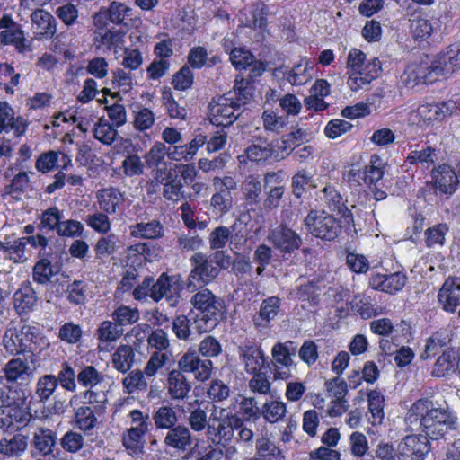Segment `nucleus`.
I'll return each instance as SVG.
<instances>
[{"mask_svg":"<svg viewBox=\"0 0 460 460\" xmlns=\"http://www.w3.org/2000/svg\"><path fill=\"white\" fill-rule=\"evenodd\" d=\"M406 422L425 435H408L397 446L399 460H424L429 451V438L438 439L448 429H456L457 418L451 412L436 407L429 399L416 401L409 409Z\"/></svg>","mask_w":460,"mask_h":460,"instance_id":"1","label":"nucleus"},{"mask_svg":"<svg viewBox=\"0 0 460 460\" xmlns=\"http://www.w3.org/2000/svg\"><path fill=\"white\" fill-rule=\"evenodd\" d=\"M194 293L190 303L197 312L194 313L192 328L199 334L210 332L222 318V302L208 288H199Z\"/></svg>","mask_w":460,"mask_h":460,"instance_id":"2","label":"nucleus"},{"mask_svg":"<svg viewBox=\"0 0 460 460\" xmlns=\"http://www.w3.org/2000/svg\"><path fill=\"white\" fill-rule=\"evenodd\" d=\"M224 253L222 252H215V260L217 265H214L207 256L201 252H196L191 258L192 269L187 279L186 288L190 293L196 292L199 288L212 282L219 273V266L223 267Z\"/></svg>","mask_w":460,"mask_h":460,"instance_id":"3","label":"nucleus"},{"mask_svg":"<svg viewBox=\"0 0 460 460\" xmlns=\"http://www.w3.org/2000/svg\"><path fill=\"white\" fill-rule=\"evenodd\" d=\"M37 340L42 341L43 344H48L44 338L35 332V328L22 323L21 321L10 322L3 335L2 344L5 351L11 355L20 354L27 349H32L31 343H36Z\"/></svg>","mask_w":460,"mask_h":460,"instance_id":"4","label":"nucleus"},{"mask_svg":"<svg viewBox=\"0 0 460 460\" xmlns=\"http://www.w3.org/2000/svg\"><path fill=\"white\" fill-rule=\"evenodd\" d=\"M237 416L227 409L214 405L209 418L207 435L212 443L226 447L232 441Z\"/></svg>","mask_w":460,"mask_h":460,"instance_id":"5","label":"nucleus"},{"mask_svg":"<svg viewBox=\"0 0 460 460\" xmlns=\"http://www.w3.org/2000/svg\"><path fill=\"white\" fill-rule=\"evenodd\" d=\"M305 226L313 235L332 241L334 240L341 230L338 220L324 210H312L305 218Z\"/></svg>","mask_w":460,"mask_h":460,"instance_id":"6","label":"nucleus"},{"mask_svg":"<svg viewBox=\"0 0 460 460\" xmlns=\"http://www.w3.org/2000/svg\"><path fill=\"white\" fill-rule=\"evenodd\" d=\"M458 109L456 101L448 100L442 102L425 103L420 105L410 114L409 120L420 127L429 125L432 121H441L451 116Z\"/></svg>","mask_w":460,"mask_h":460,"instance_id":"7","label":"nucleus"},{"mask_svg":"<svg viewBox=\"0 0 460 460\" xmlns=\"http://www.w3.org/2000/svg\"><path fill=\"white\" fill-rule=\"evenodd\" d=\"M0 44L3 46H13L18 53L31 51L24 31L11 14H4L0 18Z\"/></svg>","mask_w":460,"mask_h":460,"instance_id":"8","label":"nucleus"},{"mask_svg":"<svg viewBox=\"0 0 460 460\" xmlns=\"http://www.w3.org/2000/svg\"><path fill=\"white\" fill-rule=\"evenodd\" d=\"M240 104L231 93L219 96L210 103V121L216 126L227 127L238 117L236 111Z\"/></svg>","mask_w":460,"mask_h":460,"instance_id":"9","label":"nucleus"},{"mask_svg":"<svg viewBox=\"0 0 460 460\" xmlns=\"http://www.w3.org/2000/svg\"><path fill=\"white\" fill-rule=\"evenodd\" d=\"M430 65L437 80L460 69V43L451 45L445 51L438 54L430 61Z\"/></svg>","mask_w":460,"mask_h":460,"instance_id":"10","label":"nucleus"},{"mask_svg":"<svg viewBox=\"0 0 460 460\" xmlns=\"http://www.w3.org/2000/svg\"><path fill=\"white\" fill-rule=\"evenodd\" d=\"M178 365L182 373H192L194 377L199 381H205L211 376L212 362L208 359H200L194 349L185 352Z\"/></svg>","mask_w":460,"mask_h":460,"instance_id":"11","label":"nucleus"},{"mask_svg":"<svg viewBox=\"0 0 460 460\" xmlns=\"http://www.w3.org/2000/svg\"><path fill=\"white\" fill-rule=\"evenodd\" d=\"M322 196L320 197L324 200L325 204L332 211H336L341 217L343 218L345 228L349 232H357L354 226L353 216L350 210L344 206L343 199L338 192L336 188L332 184H326L321 190Z\"/></svg>","mask_w":460,"mask_h":460,"instance_id":"12","label":"nucleus"},{"mask_svg":"<svg viewBox=\"0 0 460 460\" xmlns=\"http://www.w3.org/2000/svg\"><path fill=\"white\" fill-rule=\"evenodd\" d=\"M381 72V62L378 58H371L353 74H349L347 84L350 90L358 92L366 89L370 83L378 77Z\"/></svg>","mask_w":460,"mask_h":460,"instance_id":"13","label":"nucleus"},{"mask_svg":"<svg viewBox=\"0 0 460 460\" xmlns=\"http://www.w3.org/2000/svg\"><path fill=\"white\" fill-rule=\"evenodd\" d=\"M268 240L276 249L288 253L297 250L302 242L299 234L284 225L272 229L268 235Z\"/></svg>","mask_w":460,"mask_h":460,"instance_id":"14","label":"nucleus"},{"mask_svg":"<svg viewBox=\"0 0 460 460\" xmlns=\"http://www.w3.org/2000/svg\"><path fill=\"white\" fill-rule=\"evenodd\" d=\"M402 84L408 88L437 81L430 62H421L409 66L401 76Z\"/></svg>","mask_w":460,"mask_h":460,"instance_id":"15","label":"nucleus"},{"mask_svg":"<svg viewBox=\"0 0 460 460\" xmlns=\"http://www.w3.org/2000/svg\"><path fill=\"white\" fill-rule=\"evenodd\" d=\"M131 8L122 3L113 2L106 11L97 13L93 17L96 28L106 27L107 21L114 24H127L126 20L131 15Z\"/></svg>","mask_w":460,"mask_h":460,"instance_id":"16","label":"nucleus"},{"mask_svg":"<svg viewBox=\"0 0 460 460\" xmlns=\"http://www.w3.org/2000/svg\"><path fill=\"white\" fill-rule=\"evenodd\" d=\"M179 287L173 278L162 274L155 282L153 281L151 298L155 302H159L165 298L171 305H174L178 301Z\"/></svg>","mask_w":460,"mask_h":460,"instance_id":"17","label":"nucleus"},{"mask_svg":"<svg viewBox=\"0 0 460 460\" xmlns=\"http://www.w3.org/2000/svg\"><path fill=\"white\" fill-rule=\"evenodd\" d=\"M15 233H6L0 240V250L14 263H23L28 260L26 255V238L15 237Z\"/></svg>","mask_w":460,"mask_h":460,"instance_id":"18","label":"nucleus"},{"mask_svg":"<svg viewBox=\"0 0 460 460\" xmlns=\"http://www.w3.org/2000/svg\"><path fill=\"white\" fill-rule=\"evenodd\" d=\"M407 282V277L402 272L392 274H374L369 279V285L376 290L394 294L401 291Z\"/></svg>","mask_w":460,"mask_h":460,"instance_id":"19","label":"nucleus"},{"mask_svg":"<svg viewBox=\"0 0 460 460\" xmlns=\"http://www.w3.org/2000/svg\"><path fill=\"white\" fill-rule=\"evenodd\" d=\"M456 370L460 372L459 353L455 349H447L438 358L432 368V375L437 377H445Z\"/></svg>","mask_w":460,"mask_h":460,"instance_id":"20","label":"nucleus"},{"mask_svg":"<svg viewBox=\"0 0 460 460\" xmlns=\"http://www.w3.org/2000/svg\"><path fill=\"white\" fill-rule=\"evenodd\" d=\"M435 189L444 194H452L458 184V176L451 166L443 164L433 171Z\"/></svg>","mask_w":460,"mask_h":460,"instance_id":"21","label":"nucleus"},{"mask_svg":"<svg viewBox=\"0 0 460 460\" xmlns=\"http://www.w3.org/2000/svg\"><path fill=\"white\" fill-rule=\"evenodd\" d=\"M438 299L444 310L455 312L460 303V279H447L438 292Z\"/></svg>","mask_w":460,"mask_h":460,"instance_id":"22","label":"nucleus"},{"mask_svg":"<svg viewBox=\"0 0 460 460\" xmlns=\"http://www.w3.org/2000/svg\"><path fill=\"white\" fill-rule=\"evenodd\" d=\"M239 358L247 373L261 371L265 364L262 349L256 345H243L239 348Z\"/></svg>","mask_w":460,"mask_h":460,"instance_id":"23","label":"nucleus"},{"mask_svg":"<svg viewBox=\"0 0 460 460\" xmlns=\"http://www.w3.org/2000/svg\"><path fill=\"white\" fill-rule=\"evenodd\" d=\"M29 437L22 432L6 435L0 439V454L9 457H20L27 449Z\"/></svg>","mask_w":460,"mask_h":460,"instance_id":"24","label":"nucleus"},{"mask_svg":"<svg viewBox=\"0 0 460 460\" xmlns=\"http://www.w3.org/2000/svg\"><path fill=\"white\" fill-rule=\"evenodd\" d=\"M31 19L40 38L51 39L56 34L57 21L50 13L37 9L31 14Z\"/></svg>","mask_w":460,"mask_h":460,"instance_id":"25","label":"nucleus"},{"mask_svg":"<svg viewBox=\"0 0 460 460\" xmlns=\"http://www.w3.org/2000/svg\"><path fill=\"white\" fill-rule=\"evenodd\" d=\"M37 297L30 282H23L13 294V304L18 314L31 312L35 306Z\"/></svg>","mask_w":460,"mask_h":460,"instance_id":"26","label":"nucleus"},{"mask_svg":"<svg viewBox=\"0 0 460 460\" xmlns=\"http://www.w3.org/2000/svg\"><path fill=\"white\" fill-rule=\"evenodd\" d=\"M287 413V403L279 398L266 400L261 408V417L270 424H276L283 421Z\"/></svg>","mask_w":460,"mask_h":460,"instance_id":"27","label":"nucleus"},{"mask_svg":"<svg viewBox=\"0 0 460 460\" xmlns=\"http://www.w3.org/2000/svg\"><path fill=\"white\" fill-rule=\"evenodd\" d=\"M5 378L10 383L28 382L31 370L26 360L20 358L11 359L4 367Z\"/></svg>","mask_w":460,"mask_h":460,"instance_id":"28","label":"nucleus"},{"mask_svg":"<svg viewBox=\"0 0 460 460\" xmlns=\"http://www.w3.org/2000/svg\"><path fill=\"white\" fill-rule=\"evenodd\" d=\"M190 384L180 370H172L167 376V391L172 399H184L190 391Z\"/></svg>","mask_w":460,"mask_h":460,"instance_id":"29","label":"nucleus"},{"mask_svg":"<svg viewBox=\"0 0 460 460\" xmlns=\"http://www.w3.org/2000/svg\"><path fill=\"white\" fill-rule=\"evenodd\" d=\"M164 443L179 451H185L192 444L191 432L187 427L178 425L169 429L164 438Z\"/></svg>","mask_w":460,"mask_h":460,"instance_id":"30","label":"nucleus"},{"mask_svg":"<svg viewBox=\"0 0 460 460\" xmlns=\"http://www.w3.org/2000/svg\"><path fill=\"white\" fill-rule=\"evenodd\" d=\"M57 436L48 428H38L33 432L32 446L43 456L50 455L56 445Z\"/></svg>","mask_w":460,"mask_h":460,"instance_id":"31","label":"nucleus"},{"mask_svg":"<svg viewBox=\"0 0 460 460\" xmlns=\"http://www.w3.org/2000/svg\"><path fill=\"white\" fill-rule=\"evenodd\" d=\"M96 199L99 208L107 213H116L117 207L123 201V194L115 188L102 189L97 191Z\"/></svg>","mask_w":460,"mask_h":460,"instance_id":"32","label":"nucleus"},{"mask_svg":"<svg viewBox=\"0 0 460 460\" xmlns=\"http://www.w3.org/2000/svg\"><path fill=\"white\" fill-rule=\"evenodd\" d=\"M281 173L268 172L265 175V185L270 188L265 205L268 208H277L285 192L284 186L281 184Z\"/></svg>","mask_w":460,"mask_h":460,"instance_id":"33","label":"nucleus"},{"mask_svg":"<svg viewBox=\"0 0 460 460\" xmlns=\"http://www.w3.org/2000/svg\"><path fill=\"white\" fill-rule=\"evenodd\" d=\"M281 450L267 437L257 438L253 460H283Z\"/></svg>","mask_w":460,"mask_h":460,"instance_id":"34","label":"nucleus"},{"mask_svg":"<svg viewBox=\"0 0 460 460\" xmlns=\"http://www.w3.org/2000/svg\"><path fill=\"white\" fill-rule=\"evenodd\" d=\"M129 233L132 237L155 239L163 236L164 226L159 221L153 220L147 223H138L129 226Z\"/></svg>","mask_w":460,"mask_h":460,"instance_id":"35","label":"nucleus"},{"mask_svg":"<svg viewBox=\"0 0 460 460\" xmlns=\"http://www.w3.org/2000/svg\"><path fill=\"white\" fill-rule=\"evenodd\" d=\"M296 352V348L291 341L278 342L271 349L272 364L294 365L292 356Z\"/></svg>","mask_w":460,"mask_h":460,"instance_id":"36","label":"nucleus"},{"mask_svg":"<svg viewBox=\"0 0 460 460\" xmlns=\"http://www.w3.org/2000/svg\"><path fill=\"white\" fill-rule=\"evenodd\" d=\"M135 353L128 345H120L112 354L113 367L121 373L128 372L134 362Z\"/></svg>","mask_w":460,"mask_h":460,"instance_id":"37","label":"nucleus"},{"mask_svg":"<svg viewBox=\"0 0 460 460\" xmlns=\"http://www.w3.org/2000/svg\"><path fill=\"white\" fill-rule=\"evenodd\" d=\"M367 401L368 411L370 413L368 420L371 422L372 425L381 424L385 417L384 396L381 394L380 392L376 390H372L368 393Z\"/></svg>","mask_w":460,"mask_h":460,"instance_id":"38","label":"nucleus"},{"mask_svg":"<svg viewBox=\"0 0 460 460\" xmlns=\"http://www.w3.org/2000/svg\"><path fill=\"white\" fill-rule=\"evenodd\" d=\"M104 27L102 29L96 28L95 40L100 45L111 49L120 48L124 42V33L119 31H104Z\"/></svg>","mask_w":460,"mask_h":460,"instance_id":"39","label":"nucleus"},{"mask_svg":"<svg viewBox=\"0 0 460 460\" xmlns=\"http://www.w3.org/2000/svg\"><path fill=\"white\" fill-rule=\"evenodd\" d=\"M147 430L129 427L123 434L122 442L131 454H138L144 446V436Z\"/></svg>","mask_w":460,"mask_h":460,"instance_id":"40","label":"nucleus"},{"mask_svg":"<svg viewBox=\"0 0 460 460\" xmlns=\"http://www.w3.org/2000/svg\"><path fill=\"white\" fill-rule=\"evenodd\" d=\"M111 317L119 326L131 325L139 320L140 313L137 307L122 305L113 310Z\"/></svg>","mask_w":460,"mask_h":460,"instance_id":"41","label":"nucleus"},{"mask_svg":"<svg viewBox=\"0 0 460 460\" xmlns=\"http://www.w3.org/2000/svg\"><path fill=\"white\" fill-rule=\"evenodd\" d=\"M311 63L306 58H301L293 68L286 74L287 80L291 84H304L311 77L307 72L309 68H312Z\"/></svg>","mask_w":460,"mask_h":460,"instance_id":"42","label":"nucleus"},{"mask_svg":"<svg viewBox=\"0 0 460 460\" xmlns=\"http://www.w3.org/2000/svg\"><path fill=\"white\" fill-rule=\"evenodd\" d=\"M58 387V378L54 375L40 376L36 384L35 394L40 402H46L50 398Z\"/></svg>","mask_w":460,"mask_h":460,"instance_id":"43","label":"nucleus"},{"mask_svg":"<svg viewBox=\"0 0 460 460\" xmlns=\"http://www.w3.org/2000/svg\"><path fill=\"white\" fill-rule=\"evenodd\" d=\"M119 236L114 234L101 237L94 246L96 257L102 259L112 255L119 249Z\"/></svg>","mask_w":460,"mask_h":460,"instance_id":"44","label":"nucleus"},{"mask_svg":"<svg viewBox=\"0 0 460 460\" xmlns=\"http://www.w3.org/2000/svg\"><path fill=\"white\" fill-rule=\"evenodd\" d=\"M94 137L104 145H111L118 136L116 127L104 118L99 119L93 130Z\"/></svg>","mask_w":460,"mask_h":460,"instance_id":"45","label":"nucleus"},{"mask_svg":"<svg viewBox=\"0 0 460 460\" xmlns=\"http://www.w3.org/2000/svg\"><path fill=\"white\" fill-rule=\"evenodd\" d=\"M448 335L446 332H437L429 337L425 344V349L420 355L421 358L426 359L436 355L438 350L446 347L449 342Z\"/></svg>","mask_w":460,"mask_h":460,"instance_id":"46","label":"nucleus"},{"mask_svg":"<svg viewBox=\"0 0 460 460\" xmlns=\"http://www.w3.org/2000/svg\"><path fill=\"white\" fill-rule=\"evenodd\" d=\"M261 119L264 129L274 133H279L288 123L286 116L279 115L270 110L262 113Z\"/></svg>","mask_w":460,"mask_h":460,"instance_id":"47","label":"nucleus"},{"mask_svg":"<svg viewBox=\"0 0 460 460\" xmlns=\"http://www.w3.org/2000/svg\"><path fill=\"white\" fill-rule=\"evenodd\" d=\"M168 156V148L163 142H155L145 154V163L151 167H157L164 164L165 156Z\"/></svg>","mask_w":460,"mask_h":460,"instance_id":"48","label":"nucleus"},{"mask_svg":"<svg viewBox=\"0 0 460 460\" xmlns=\"http://www.w3.org/2000/svg\"><path fill=\"white\" fill-rule=\"evenodd\" d=\"M123 333L115 321H103L97 329L98 339L102 342H113Z\"/></svg>","mask_w":460,"mask_h":460,"instance_id":"49","label":"nucleus"},{"mask_svg":"<svg viewBox=\"0 0 460 460\" xmlns=\"http://www.w3.org/2000/svg\"><path fill=\"white\" fill-rule=\"evenodd\" d=\"M352 310L357 312L363 319H369L376 314V309L368 296H355L349 302Z\"/></svg>","mask_w":460,"mask_h":460,"instance_id":"50","label":"nucleus"},{"mask_svg":"<svg viewBox=\"0 0 460 460\" xmlns=\"http://www.w3.org/2000/svg\"><path fill=\"white\" fill-rule=\"evenodd\" d=\"M171 351H154L144 368L146 376H154L170 359Z\"/></svg>","mask_w":460,"mask_h":460,"instance_id":"51","label":"nucleus"},{"mask_svg":"<svg viewBox=\"0 0 460 460\" xmlns=\"http://www.w3.org/2000/svg\"><path fill=\"white\" fill-rule=\"evenodd\" d=\"M438 159L436 150L430 146H427L421 150L411 151L407 156V160L411 164H420L423 167H429Z\"/></svg>","mask_w":460,"mask_h":460,"instance_id":"52","label":"nucleus"},{"mask_svg":"<svg viewBox=\"0 0 460 460\" xmlns=\"http://www.w3.org/2000/svg\"><path fill=\"white\" fill-rule=\"evenodd\" d=\"M241 189L246 199L256 202L262 190L261 181L259 176L249 175L242 183Z\"/></svg>","mask_w":460,"mask_h":460,"instance_id":"53","label":"nucleus"},{"mask_svg":"<svg viewBox=\"0 0 460 460\" xmlns=\"http://www.w3.org/2000/svg\"><path fill=\"white\" fill-rule=\"evenodd\" d=\"M154 420L157 428L171 429L177 421L176 412L172 407L162 406L155 411Z\"/></svg>","mask_w":460,"mask_h":460,"instance_id":"54","label":"nucleus"},{"mask_svg":"<svg viewBox=\"0 0 460 460\" xmlns=\"http://www.w3.org/2000/svg\"><path fill=\"white\" fill-rule=\"evenodd\" d=\"M190 317L185 315L177 316L172 323V331L175 333L176 337L181 340H187L192 332H196L192 328V321L193 316L191 314H189Z\"/></svg>","mask_w":460,"mask_h":460,"instance_id":"55","label":"nucleus"},{"mask_svg":"<svg viewBox=\"0 0 460 460\" xmlns=\"http://www.w3.org/2000/svg\"><path fill=\"white\" fill-rule=\"evenodd\" d=\"M245 155L252 162H264L273 156L272 147L267 143L252 144L246 148Z\"/></svg>","mask_w":460,"mask_h":460,"instance_id":"56","label":"nucleus"},{"mask_svg":"<svg viewBox=\"0 0 460 460\" xmlns=\"http://www.w3.org/2000/svg\"><path fill=\"white\" fill-rule=\"evenodd\" d=\"M251 375L252 377L249 381L250 390L261 395L269 394L271 391V383L267 374L258 371Z\"/></svg>","mask_w":460,"mask_h":460,"instance_id":"57","label":"nucleus"},{"mask_svg":"<svg viewBox=\"0 0 460 460\" xmlns=\"http://www.w3.org/2000/svg\"><path fill=\"white\" fill-rule=\"evenodd\" d=\"M75 418L76 426L84 431H88L93 429L97 421L93 411L88 406H82L78 408Z\"/></svg>","mask_w":460,"mask_h":460,"instance_id":"58","label":"nucleus"},{"mask_svg":"<svg viewBox=\"0 0 460 460\" xmlns=\"http://www.w3.org/2000/svg\"><path fill=\"white\" fill-rule=\"evenodd\" d=\"M292 186L295 196L301 197L307 187L315 189L317 183L308 172L301 171L293 176Z\"/></svg>","mask_w":460,"mask_h":460,"instance_id":"59","label":"nucleus"},{"mask_svg":"<svg viewBox=\"0 0 460 460\" xmlns=\"http://www.w3.org/2000/svg\"><path fill=\"white\" fill-rule=\"evenodd\" d=\"M144 375V372L137 370L130 372L125 376L122 381L125 391L131 394L137 390H146L147 388V382Z\"/></svg>","mask_w":460,"mask_h":460,"instance_id":"60","label":"nucleus"},{"mask_svg":"<svg viewBox=\"0 0 460 460\" xmlns=\"http://www.w3.org/2000/svg\"><path fill=\"white\" fill-rule=\"evenodd\" d=\"M60 445L65 451L76 453L83 448L84 438L80 433L70 430L62 437Z\"/></svg>","mask_w":460,"mask_h":460,"instance_id":"61","label":"nucleus"},{"mask_svg":"<svg viewBox=\"0 0 460 460\" xmlns=\"http://www.w3.org/2000/svg\"><path fill=\"white\" fill-rule=\"evenodd\" d=\"M85 222L94 231L100 234H107L111 230V221L108 217L107 213L95 212L88 215Z\"/></svg>","mask_w":460,"mask_h":460,"instance_id":"62","label":"nucleus"},{"mask_svg":"<svg viewBox=\"0 0 460 460\" xmlns=\"http://www.w3.org/2000/svg\"><path fill=\"white\" fill-rule=\"evenodd\" d=\"M103 379V376L93 366H86L77 374V380L84 387L93 388Z\"/></svg>","mask_w":460,"mask_h":460,"instance_id":"63","label":"nucleus"},{"mask_svg":"<svg viewBox=\"0 0 460 460\" xmlns=\"http://www.w3.org/2000/svg\"><path fill=\"white\" fill-rule=\"evenodd\" d=\"M147 344L155 351H170V340L167 333L162 329L152 331L147 337Z\"/></svg>","mask_w":460,"mask_h":460,"instance_id":"64","label":"nucleus"}]
</instances>
